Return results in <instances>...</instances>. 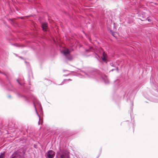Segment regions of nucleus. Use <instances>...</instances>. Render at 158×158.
I'll list each match as a JSON object with an SVG mask.
<instances>
[{
    "instance_id": "nucleus-1",
    "label": "nucleus",
    "mask_w": 158,
    "mask_h": 158,
    "mask_svg": "<svg viewBox=\"0 0 158 158\" xmlns=\"http://www.w3.org/2000/svg\"><path fill=\"white\" fill-rule=\"evenodd\" d=\"M23 89L21 90V93H18L17 95L19 97L23 98L28 103L30 102V99L33 101L35 111L36 114L39 117L38 124L40 125V116L37 111L36 106L38 105L39 107L41 108V104L36 98L33 95H30V96L29 97L28 96L27 93L28 92V90H27L26 89V87L25 85L23 86Z\"/></svg>"
},
{
    "instance_id": "nucleus-2",
    "label": "nucleus",
    "mask_w": 158,
    "mask_h": 158,
    "mask_svg": "<svg viewBox=\"0 0 158 158\" xmlns=\"http://www.w3.org/2000/svg\"><path fill=\"white\" fill-rule=\"evenodd\" d=\"M84 76L86 78L91 77L96 79H97V77L101 78L106 84H108L109 82L106 75L102 73L98 70H90L88 73H85Z\"/></svg>"
},
{
    "instance_id": "nucleus-3",
    "label": "nucleus",
    "mask_w": 158,
    "mask_h": 158,
    "mask_svg": "<svg viewBox=\"0 0 158 158\" xmlns=\"http://www.w3.org/2000/svg\"><path fill=\"white\" fill-rule=\"evenodd\" d=\"M60 153H57L56 158H69V155L65 150L59 148Z\"/></svg>"
},
{
    "instance_id": "nucleus-4",
    "label": "nucleus",
    "mask_w": 158,
    "mask_h": 158,
    "mask_svg": "<svg viewBox=\"0 0 158 158\" xmlns=\"http://www.w3.org/2000/svg\"><path fill=\"white\" fill-rule=\"evenodd\" d=\"M26 151V149L23 147H22L19 150L15 152V153L17 156V158H21L25 154Z\"/></svg>"
},
{
    "instance_id": "nucleus-5",
    "label": "nucleus",
    "mask_w": 158,
    "mask_h": 158,
    "mask_svg": "<svg viewBox=\"0 0 158 158\" xmlns=\"http://www.w3.org/2000/svg\"><path fill=\"white\" fill-rule=\"evenodd\" d=\"M71 51L68 49H65L63 52L64 55L66 57V58L69 60H71L72 57L70 55V53Z\"/></svg>"
},
{
    "instance_id": "nucleus-6",
    "label": "nucleus",
    "mask_w": 158,
    "mask_h": 158,
    "mask_svg": "<svg viewBox=\"0 0 158 158\" xmlns=\"http://www.w3.org/2000/svg\"><path fill=\"white\" fill-rule=\"evenodd\" d=\"M55 155V152L52 150L48 151L47 156L48 158H53Z\"/></svg>"
},
{
    "instance_id": "nucleus-7",
    "label": "nucleus",
    "mask_w": 158,
    "mask_h": 158,
    "mask_svg": "<svg viewBox=\"0 0 158 158\" xmlns=\"http://www.w3.org/2000/svg\"><path fill=\"white\" fill-rule=\"evenodd\" d=\"M48 24L45 22L42 23V27L43 31H47L48 30Z\"/></svg>"
},
{
    "instance_id": "nucleus-8",
    "label": "nucleus",
    "mask_w": 158,
    "mask_h": 158,
    "mask_svg": "<svg viewBox=\"0 0 158 158\" xmlns=\"http://www.w3.org/2000/svg\"><path fill=\"white\" fill-rule=\"evenodd\" d=\"M129 94H128L127 95V100L128 102H129V100L130 101V102L132 106H133V101L132 100L133 98V95H131V99H130V98H129Z\"/></svg>"
},
{
    "instance_id": "nucleus-9",
    "label": "nucleus",
    "mask_w": 158,
    "mask_h": 158,
    "mask_svg": "<svg viewBox=\"0 0 158 158\" xmlns=\"http://www.w3.org/2000/svg\"><path fill=\"white\" fill-rule=\"evenodd\" d=\"M106 57V54L104 52H103L102 54V56L101 57V58L103 61L106 62L107 61Z\"/></svg>"
},
{
    "instance_id": "nucleus-10",
    "label": "nucleus",
    "mask_w": 158,
    "mask_h": 158,
    "mask_svg": "<svg viewBox=\"0 0 158 158\" xmlns=\"http://www.w3.org/2000/svg\"><path fill=\"white\" fill-rule=\"evenodd\" d=\"M23 78H22V79H17V81L18 83L21 85H23L24 83V82L22 81Z\"/></svg>"
},
{
    "instance_id": "nucleus-11",
    "label": "nucleus",
    "mask_w": 158,
    "mask_h": 158,
    "mask_svg": "<svg viewBox=\"0 0 158 158\" xmlns=\"http://www.w3.org/2000/svg\"><path fill=\"white\" fill-rule=\"evenodd\" d=\"M72 81V80L70 79H64L63 80V81L60 84V85H62L63 84H64V83H65L67 81Z\"/></svg>"
},
{
    "instance_id": "nucleus-12",
    "label": "nucleus",
    "mask_w": 158,
    "mask_h": 158,
    "mask_svg": "<svg viewBox=\"0 0 158 158\" xmlns=\"http://www.w3.org/2000/svg\"><path fill=\"white\" fill-rule=\"evenodd\" d=\"M15 157H17V156L14 152L11 155L10 158H15Z\"/></svg>"
},
{
    "instance_id": "nucleus-13",
    "label": "nucleus",
    "mask_w": 158,
    "mask_h": 158,
    "mask_svg": "<svg viewBox=\"0 0 158 158\" xmlns=\"http://www.w3.org/2000/svg\"><path fill=\"white\" fill-rule=\"evenodd\" d=\"M15 157H17V156L14 152L11 155L10 158H15Z\"/></svg>"
},
{
    "instance_id": "nucleus-14",
    "label": "nucleus",
    "mask_w": 158,
    "mask_h": 158,
    "mask_svg": "<svg viewBox=\"0 0 158 158\" xmlns=\"http://www.w3.org/2000/svg\"><path fill=\"white\" fill-rule=\"evenodd\" d=\"M4 155V153H1V154L0 155V158H3V157Z\"/></svg>"
},
{
    "instance_id": "nucleus-15",
    "label": "nucleus",
    "mask_w": 158,
    "mask_h": 158,
    "mask_svg": "<svg viewBox=\"0 0 158 158\" xmlns=\"http://www.w3.org/2000/svg\"><path fill=\"white\" fill-rule=\"evenodd\" d=\"M110 65L112 67H116L115 65H114L113 63H110Z\"/></svg>"
},
{
    "instance_id": "nucleus-16",
    "label": "nucleus",
    "mask_w": 158,
    "mask_h": 158,
    "mask_svg": "<svg viewBox=\"0 0 158 158\" xmlns=\"http://www.w3.org/2000/svg\"><path fill=\"white\" fill-rule=\"evenodd\" d=\"M116 70L118 72V67H116Z\"/></svg>"
},
{
    "instance_id": "nucleus-17",
    "label": "nucleus",
    "mask_w": 158,
    "mask_h": 158,
    "mask_svg": "<svg viewBox=\"0 0 158 158\" xmlns=\"http://www.w3.org/2000/svg\"><path fill=\"white\" fill-rule=\"evenodd\" d=\"M119 81V80H116L115 81V83H116L117 82H118Z\"/></svg>"
},
{
    "instance_id": "nucleus-18",
    "label": "nucleus",
    "mask_w": 158,
    "mask_h": 158,
    "mask_svg": "<svg viewBox=\"0 0 158 158\" xmlns=\"http://www.w3.org/2000/svg\"><path fill=\"white\" fill-rule=\"evenodd\" d=\"M8 97L9 98H11V96L10 95H8Z\"/></svg>"
},
{
    "instance_id": "nucleus-19",
    "label": "nucleus",
    "mask_w": 158,
    "mask_h": 158,
    "mask_svg": "<svg viewBox=\"0 0 158 158\" xmlns=\"http://www.w3.org/2000/svg\"><path fill=\"white\" fill-rule=\"evenodd\" d=\"M148 22H151V20L150 19H148Z\"/></svg>"
},
{
    "instance_id": "nucleus-20",
    "label": "nucleus",
    "mask_w": 158,
    "mask_h": 158,
    "mask_svg": "<svg viewBox=\"0 0 158 158\" xmlns=\"http://www.w3.org/2000/svg\"><path fill=\"white\" fill-rule=\"evenodd\" d=\"M115 70V69H112V70H110V71H113V70Z\"/></svg>"
},
{
    "instance_id": "nucleus-21",
    "label": "nucleus",
    "mask_w": 158,
    "mask_h": 158,
    "mask_svg": "<svg viewBox=\"0 0 158 158\" xmlns=\"http://www.w3.org/2000/svg\"><path fill=\"white\" fill-rule=\"evenodd\" d=\"M19 57L21 58H22V57L21 56H20Z\"/></svg>"
},
{
    "instance_id": "nucleus-22",
    "label": "nucleus",
    "mask_w": 158,
    "mask_h": 158,
    "mask_svg": "<svg viewBox=\"0 0 158 158\" xmlns=\"http://www.w3.org/2000/svg\"><path fill=\"white\" fill-rule=\"evenodd\" d=\"M21 18V19H23V18H22V17H21V18Z\"/></svg>"
},
{
    "instance_id": "nucleus-23",
    "label": "nucleus",
    "mask_w": 158,
    "mask_h": 158,
    "mask_svg": "<svg viewBox=\"0 0 158 158\" xmlns=\"http://www.w3.org/2000/svg\"><path fill=\"white\" fill-rule=\"evenodd\" d=\"M112 35H113V36H114V35H113V33H112Z\"/></svg>"
}]
</instances>
